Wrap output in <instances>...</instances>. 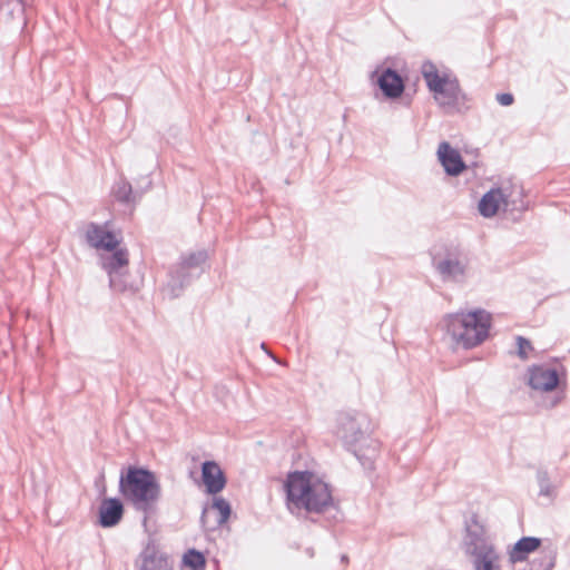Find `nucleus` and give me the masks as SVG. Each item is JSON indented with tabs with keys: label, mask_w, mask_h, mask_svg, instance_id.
I'll use <instances>...</instances> for the list:
<instances>
[{
	"label": "nucleus",
	"mask_w": 570,
	"mask_h": 570,
	"mask_svg": "<svg viewBox=\"0 0 570 570\" xmlns=\"http://www.w3.org/2000/svg\"><path fill=\"white\" fill-rule=\"evenodd\" d=\"M85 237L91 247L106 252H112L120 244V238L116 234L98 224H89L86 228Z\"/></svg>",
	"instance_id": "obj_5"
},
{
	"label": "nucleus",
	"mask_w": 570,
	"mask_h": 570,
	"mask_svg": "<svg viewBox=\"0 0 570 570\" xmlns=\"http://www.w3.org/2000/svg\"><path fill=\"white\" fill-rule=\"evenodd\" d=\"M497 100L501 106H510L513 104L514 98L511 94L504 92L497 95Z\"/></svg>",
	"instance_id": "obj_21"
},
{
	"label": "nucleus",
	"mask_w": 570,
	"mask_h": 570,
	"mask_svg": "<svg viewBox=\"0 0 570 570\" xmlns=\"http://www.w3.org/2000/svg\"><path fill=\"white\" fill-rule=\"evenodd\" d=\"M141 570H169L167 564L160 560L146 559Z\"/></svg>",
	"instance_id": "obj_19"
},
{
	"label": "nucleus",
	"mask_w": 570,
	"mask_h": 570,
	"mask_svg": "<svg viewBox=\"0 0 570 570\" xmlns=\"http://www.w3.org/2000/svg\"><path fill=\"white\" fill-rule=\"evenodd\" d=\"M124 507L118 499H105L99 508V523L105 527H114L121 520Z\"/></svg>",
	"instance_id": "obj_10"
},
{
	"label": "nucleus",
	"mask_w": 570,
	"mask_h": 570,
	"mask_svg": "<svg viewBox=\"0 0 570 570\" xmlns=\"http://www.w3.org/2000/svg\"><path fill=\"white\" fill-rule=\"evenodd\" d=\"M541 546V540L534 537H524L517 541L509 550V561L512 564L523 562L529 554L537 551Z\"/></svg>",
	"instance_id": "obj_11"
},
{
	"label": "nucleus",
	"mask_w": 570,
	"mask_h": 570,
	"mask_svg": "<svg viewBox=\"0 0 570 570\" xmlns=\"http://www.w3.org/2000/svg\"><path fill=\"white\" fill-rule=\"evenodd\" d=\"M288 509H305L322 512L332 503L328 484L318 475L308 471H295L287 474L284 482Z\"/></svg>",
	"instance_id": "obj_1"
},
{
	"label": "nucleus",
	"mask_w": 570,
	"mask_h": 570,
	"mask_svg": "<svg viewBox=\"0 0 570 570\" xmlns=\"http://www.w3.org/2000/svg\"><path fill=\"white\" fill-rule=\"evenodd\" d=\"M515 341H517V347H518V352H517L518 356L521 360L529 358V355L533 351V346H532L531 342L523 336H518L515 338Z\"/></svg>",
	"instance_id": "obj_18"
},
{
	"label": "nucleus",
	"mask_w": 570,
	"mask_h": 570,
	"mask_svg": "<svg viewBox=\"0 0 570 570\" xmlns=\"http://www.w3.org/2000/svg\"><path fill=\"white\" fill-rule=\"evenodd\" d=\"M529 383L535 390L552 391L557 387L559 377L554 370L534 366L530 370Z\"/></svg>",
	"instance_id": "obj_9"
},
{
	"label": "nucleus",
	"mask_w": 570,
	"mask_h": 570,
	"mask_svg": "<svg viewBox=\"0 0 570 570\" xmlns=\"http://www.w3.org/2000/svg\"><path fill=\"white\" fill-rule=\"evenodd\" d=\"M181 563L189 570H205L206 557L195 549H189L183 554Z\"/></svg>",
	"instance_id": "obj_15"
},
{
	"label": "nucleus",
	"mask_w": 570,
	"mask_h": 570,
	"mask_svg": "<svg viewBox=\"0 0 570 570\" xmlns=\"http://www.w3.org/2000/svg\"><path fill=\"white\" fill-rule=\"evenodd\" d=\"M202 480L206 492L209 494H217L222 492L227 483L224 471L215 461H206L203 463Z\"/></svg>",
	"instance_id": "obj_6"
},
{
	"label": "nucleus",
	"mask_w": 570,
	"mask_h": 570,
	"mask_svg": "<svg viewBox=\"0 0 570 570\" xmlns=\"http://www.w3.org/2000/svg\"><path fill=\"white\" fill-rule=\"evenodd\" d=\"M491 315L483 309L452 314L448 318V333L464 348L481 344L489 334Z\"/></svg>",
	"instance_id": "obj_2"
},
{
	"label": "nucleus",
	"mask_w": 570,
	"mask_h": 570,
	"mask_svg": "<svg viewBox=\"0 0 570 570\" xmlns=\"http://www.w3.org/2000/svg\"><path fill=\"white\" fill-rule=\"evenodd\" d=\"M377 83L385 96L391 98L400 97L404 90V83L400 75L394 70L386 69L379 78Z\"/></svg>",
	"instance_id": "obj_13"
},
{
	"label": "nucleus",
	"mask_w": 570,
	"mask_h": 570,
	"mask_svg": "<svg viewBox=\"0 0 570 570\" xmlns=\"http://www.w3.org/2000/svg\"><path fill=\"white\" fill-rule=\"evenodd\" d=\"M119 490L124 498L135 505L146 509L159 495V485L155 475L140 468L130 466L120 478Z\"/></svg>",
	"instance_id": "obj_4"
},
{
	"label": "nucleus",
	"mask_w": 570,
	"mask_h": 570,
	"mask_svg": "<svg viewBox=\"0 0 570 570\" xmlns=\"http://www.w3.org/2000/svg\"><path fill=\"white\" fill-rule=\"evenodd\" d=\"M422 76L434 100L443 108H454L464 101L459 80L451 72L440 70L433 62L425 61Z\"/></svg>",
	"instance_id": "obj_3"
},
{
	"label": "nucleus",
	"mask_w": 570,
	"mask_h": 570,
	"mask_svg": "<svg viewBox=\"0 0 570 570\" xmlns=\"http://www.w3.org/2000/svg\"><path fill=\"white\" fill-rule=\"evenodd\" d=\"M507 196L501 189L489 190L479 203V210L484 217L494 216L502 206H507Z\"/></svg>",
	"instance_id": "obj_12"
},
{
	"label": "nucleus",
	"mask_w": 570,
	"mask_h": 570,
	"mask_svg": "<svg viewBox=\"0 0 570 570\" xmlns=\"http://www.w3.org/2000/svg\"><path fill=\"white\" fill-rule=\"evenodd\" d=\"M439 271L443 275L455 276L463 273V265L459 261H444L439 264Z\"/></svg>",
	"instance_id": "obj_17"
},
{
	"label": "nucleus",
	"mask_w": 570,
	"mask_h": 570,
	"mask_svg": "<svg viewBox=\"0 0 570 570\" xmlns=\"http://www.w3.org/2000/svg\"><path fill=\"white\" fill-rule=\"evenodd\" d=\"M474 570H501L500 556L493 546L482 542L475 544L474 551Z\"/></svg>",
	"instance_id": "obj_8"
},
{
	"label": "nucleus",
	"mask_w": 570,
	"mask_h": 570,
	"mask_svg": "<svg viewBox=\"0 0 570 570\" xmlns=\"http://www.w3.org/2000/svg\"><path fill=\"white\" fill-rule=\"evenodd\" d=\"M438 157L449 175L456 176L465 169L460 153L452 148L446 141L439 145Z\"/></svg>",
	"instance_id": "obj_7"
},
{
	"label": "nucleus",
	"mask_w": 570,
	"mask_h": 570,
	"mask_svg": "<svg viewBox=\"0 0 570 570\" xmlns=\"http://www.w3.org/2000/svg\"><path fill=\"white\" fill-rule=\"evenodd\" d=\"M214 515L217 525H222L227 522L230 515V505L229 503L223 499H215L213 504L209 508H206L203 513V523L205 525L208 524V519Z\"/></svg>",
	"instance_id": "obj_14"
},
{
	"label": "nucleus",
	"mask_w": 570,
	"mask_h": 570,
	"mask_svg": "<svg viewBox=\"0 0 570 570\" xmlns=\"http://www.w3.org/2000/svg\"><path fill=\"white\" fill-rule=\"evenodd\" d=\"M114 254L104 264V267L108 271L109 274L118 271L119 268L127 266L128 261V252L126 248H116L112 250Z\"/></svg>",
	"instance_id": "obj_16"
},
{
	"label": "nucleus",
	"mask_w": 570,
	"mask_h": 570,
	"mask_svg": "<svg viewBox=\"0 0 570 570\" xmlns=\"http://www.w3.org/2000/svg\"><path fill=\"white\" fill-rule=\"evenodd\" d=\"M468 531L473 533L475 537L483 535L485 532L483 524L479 521L478 517L475 515L471 519V522L468 524Z\"/></svg>",
	"instance_id": "obj_20"
}]
</instances>
